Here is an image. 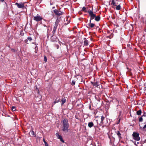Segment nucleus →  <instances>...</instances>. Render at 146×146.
Listing matches in <instances>:
<instances>
[{"label":"nucleus","instance_id":"c85d7f7f","mask_svg":"<svg viewBox=\"0 0 146 146\" xmlns=\"http://www.w3.org/2000/svg\"><path fill=\"white\" fill-rule=\"evenodd\" d=\"M95 98L98 101V102H100L101 100V99L99 98L98 97H95Z\"/></svg>","mask_w":146,"mask_h":146},{"label":"nucleus","instance_id":"c756f323","mask_svg":"<svg viewBox=\"0 0 146 146\" xmlns=\"http://www.w3.org/2000/svg\"><path fill=\"white\" fill-rule=\"evenodd\" d=\"M76 81L74 80H73L71 83V85L72 86L74 85L75 84Z\"/></svg>","mask_w":146,"mask_h":146},{"label":"nucleus","instance_id":"b1692460","mask_svg":"<svg viewBox=\"0 0 146 146\" xmlns=\"http://www.w3.org/2000/svg\"><path fill=\"white\" fill-rule=\"evenodd\" d=\"M35 53H37V52L38 51V47L37 46L35 45Z\"/></svg>","mask_w":146,"mask_h":146},{"label":"nucleus","instance_id":"9b49d317","mask_svg":"<svg viewBox=\"0 0 146 146\" xmlns=\"http://www.w3.org/2000/svg\"><path fill=\"white\" fill-rule=\"evenodd\" d=\"M57 137L58 138L60 139V141L62 142H64V141L62 139V136L59 135L58 133H56V134Z\"/></svg>","mask_w":146,"mask_h":146},{"label":"nucleus","instance_id":"72a5a7b5","mask_svg":"<svg viewBox=\"0 0 146 146\" xmlns=\"http://www.w3.org/2000/svg\"><path fill=\"white\" fill-rule=\"evenodd\" d=\"M11 109H12V110L13 111H15L16 110L15 107L13 106H12V107Z\"/></svg>","mask_w":146,"mask_h":146},{"label":"nucleus","instance_id":"c03bdc74","mask_svg":"<svg viewBox=\"0 0 146 146\" xmlns=\"http://www.w3.org/2000/svg\"><path fill=\"white\" fill-rule=\"evenodd\" d=\"M137 144H138V143H139V142H137Z\"/></svg>","mask_w":146,"mask_h":146},{"label":"nucleus","instance_id":"37998d69","mask_svg":"<svg viewBox=\"0 0 146 146\" xmlns=\"http://www.w3.org/2000/svg\"><path fill=\"white\" fill-rule=\"evenodd\" d=\"M145 142L146 143V139H145Z\"/></svg>","mask_w":146,"mask_h":146},{"label":"nucleus","instance_id":"bb28decb","mask_svg":"<svg viewBox=\"0 0 146 146\" xmlns=\"http://www.w3.org/2000/svg\"><path fill=\"white\" fill-rule=\"evenodd\" d=\"M143 116H142V115L140 117L139 119V122H142L143 121V119L142 117Z\"/></svg>","mask_w":146,"mask_h":146},{"label":"nucleus","instance_id":"5701e85b","mask_svg":"<svg viewBox=\"0 0 146 146\" xmlns=\"http://www.w3.org/2000/svg\"><path fill=\"white\" fill-rule=\"evenodd\" d=\"M142 113V111L141 110L137 111L136 112L137 114L138 115H141Z\"/></svg>","mask_w":146,"mask_h":146},{"label":"nucleus","instance_id":"20e7f679","mask_svg":"<svg viewBox=\"0 0 146 146\" xmlns=\"http://www.w3.org/2000/svg\"><path fill=\"white\" fill-rule=\"evenodd\" d=\"M94 16L93 15H90V23L88 24V26L91 28H93L96 26L94 24L91 23V20L93 19Z\"/></svg>","mask_w":146,"mask_h":146},{"label":"nucleus","instance_id":"f257e3e1","mask_svg":"<svg viewBox=\"0 0 146 146\" xmlns=\"http://www.w3.org/2000/svg\"><path fill=\"white\" fill-rule=\"evenodd\" d=\"M63 127L62 130L65 133L67 132L68 130L69 124L68 120L66 118H65L62 121Z\"/></svg>","mask_w":146,"mask_h":146},{"label":"nucleus","instance_id":"a878e982","mask_svg":"<svg viewBox=\"0 0 146 146\" xmlns=\"http://www.w3.org/2000/svg\"><path fill=\"white\" fill-rule=\"evenodd\" d=\"M105 119V117L103 116H102L101 117V123H103V120Z\"/></svg>","mask_w":146,"mask_h":146},{"label":"nucleus","instance_id":"ea45409f","mask_svg":"<svg viewBox=\"0 0 146 146\" xmlns=\"http://www.w3.org/2000/svg\"><path fill=\"white\" fill-rule=\"evenodd\" d=\"M4 1V0H0V1L1 2H3Z\"/></svg>","mask_w":146,"mask_h":146},{"label":"nucleus","instance_id":"f704fd0d","mask_svg":"<svg viewBox=\"0 0 146 146\" xmlns=\"http://www.w3.org/2000/svg\"><path fill=\"white\" fill-rule=\"evenodd\" d=\"M142 116L146 117V112H145L144 111L143 112V114L142 115Z\"/></svg>","mask_w":146,"mask_h":146},{"label":"nucleus","instance_id":"cd10ccee","mask_svg":"<svg viewBox=\"0 0 146 146\" xmlns=\"http://www.w3.org/2000/svg\"><path fill=\"white\" fill-rule=\"evenodd\" d=\"M43 141L45 145V146H49L48 144L47 143V142L45 141L44 139H43Z\"/></svg>","mask_w":146,"mask_h":146},{"label":"nucleus","instance_id":"6ab92c4d","mask_svg":"<svg viewBox=\"0 0 146 146\" xmlns=\"http://www.w3.org/2000/svg\"><path fill=\"white\" fill-rule=\"evenodd\" d=\"M116 7L114 8L115 9L117 10H119L121 9V6L120 4H119L117 5H116Z\"/></svg>","mask_w":146,"mask_h":146},{"label":"nucleus","instance_id":"7ed1b4c3","mask_svg":"<svg viewBox=\"0 0 146 146\" xmlns=\"http://www.w3.org/2000/svg\"><path fill=\"white\" fill-rule=\"evenodd\" d=\"M132 136L133 139L135 140L139 141L140 139V138L139 137V134L138 133L133 132Z\"/></svg>","mask_w":146,"mask_h":146},{"label":"nucleus","instance_id":"4468645a","mask_svg":"<svg viewBox=\"0 0 146 146\" xmlns=\"http://www.w3.org/2000/svg\"><path fill=\"white\" fill-rule=\"evenodd\" d=\"M66 99L65 97L62 98L61 100V101L62 102L61 104L62 106L66 102Z\"/></svg>","mask_w":146,"mask_h":146},{"label":"nucleus","instance_id":"9d476101","mask_svg":"<svg viewBox=\"0 0 146 146\" xmlns=\"http://www.w3.org/2000/svg\"><path fill=\"white\" fill-rule=\"evenodd\" d=\"M60 42L59 41L56 42V43L54 44V46L56 47V48L58 49L60 47V45H61Z\"/></svg>","mask_w":146,"mask_h":146},{"label":"nucleus","instance_id":"a19ab883","mask_svg":"<svg viewBox=\"0 0 146 146\" xmlns=\"http://www.w3.org/2000/svg\"><path fill=\"white\" fill-rule=\"evenodd\" d=\"M68 24V23H67L66 24V23H65V24H66V25H67V24Z\"/></svg>","mask_w":146,"mask_h":146},{"label":"nucleus","instance_id":"e433bc0d","mask_svg":"<svg viewBox=\"0 0 146 146\" xmlns=\"http://www.w3.org/2000/svg\"><path fill=\"white\" fill-rule=\"evenodd\" d=\"M127 46L128 47H129L130 48H131V45L130 44H128Z\"/></svg>","mask_w":146,"mask_h":146},{"label":"nucleus","instance_id":"f8f14e48","mask_svg":"<svg viewBox=\"0 0 146 146\" xmlns=\"http://www.w3.org/2000/svg\"><path fill=\"white\" fill-rule=\"evenodd\" d=\"M117 0H112L111 3V5H112L113 6H116V4H118V3H117Z\"/></svg>","mask_w":146,"mask_h":146},{"label":"nucleus","instance_id":"c9c22d12","mask_svg":"<svg viewBox=\"0 0 146 146\" xmlns=\"http://www.w3.org/2000/svg\"><path fill=\"white\" fill-rule=\"evenodd\" d=\"M11 50L13 52H15L16 51V50H15L14 49H11Z\"/></svg>","mask_w":146,"mask_h":146},{"label":"nucleus","instance_id":"7c9ffc66","mask_svg":"<svg viewBox=\"0 0 146 146\" xmlns=\"http://www.w3.org/2000/svg\"><path fill=\"white\" fill-rule=\"evenodd\" d=\"M86 8L85 7H84L82 8V11L84 12H86Z\"/></svg>","mask_w":146,"mask_h":146},{"label":"nucleus","instance_id":"ddd939ff","mask_svg":"<svg viewBox=\"0 0 146 146\" xmlns=\"http://www.w3.org/2000/svg\"><path fill=\"white\" fill-rule=\"evenodd\" d=\"M84 46L88 45L89 44L88 41L86 39V38H84Z\"/></svg>","mask_w":146,"mask_h":146},{"label":"nucleus","instance_id":"473e14b6","mask_svg":"<svg viewBox=\"0 0 146 146\" xmlns=\"http://www.w3.org/2000/svg\"><path fill=\"white\" fill-rule=\"evenodd\" d=\"M44 61H45V62H46L47 60V58L45 55H44Z\"/></svg>","mask_w":146,"mask_h":146},{"label":"nucleus","instance_id":"423d86ee","mask_svg":"<svg viewBox=\"0 0 146 146\" xmlns=\"http://www.w3.org/2000/svg\"><path fill=\"white\" fill-rule=\"evenodd\" d=\"M51 40L53 42H57L59 41L58 38L54 35H52L51 37Z\"/></svg>","mask_w":146,"mask_h":146},{"label":"nucleus","instance_id":"412c9836","mask_svg":"<svg viewBox=\"0 0 146 146\" xmlns=\"http://www.w3.org/2000/svg\"><path fill=\"white\" fill-rule=\"evenodd\" d=\"M29 133L30 134L33 136L34 137H35L36 136V133H35L34 132L33 130L31 131Z\"/></svg>","mask_w":146,"mask_h":146},{"label":"nucleus","instance_id":"6e6552de","mask_svg":"<svg viewBox=\"0 0 146 146\" xmlns=\"http://www.w3.org/2000/svg\"><path fill=\"white\" fill-rule=\"evenodd\" d=\"M54 12L55 15H57L60 16L63 14V13L61 11H58L57 9H55L54 10Z\"/></svg>","mask_w":146,"mask_h":146},{"label":"nucleus","instance_id":"58836bf2","mask_svg":"<svg viewBox=\"0 0 146 146\" xmlns=\"http://www.w3.org/2000/svg\"><path fill=\"white\" fill-rule=\"evenodd\" d=\"M24 42L25 43H27L28 42V40L27 39H26L25 40Z\"/></svg>","mask_w":146,"mask_h":146},{"label":"nucleus","instance_id":"39448f33","mask_svg":"<svg viewBox=\"0 0 146 146\" xmlns=\"http://www.w3.org/2000/svg\"><path fill=\"white\" fill-rule=\"evenodd\" d=\"M42 18L39 15L37 14L34 17L33 20L39 22L42 20Z\"/></svg>","mask_w":146,"mask_h":146},{"label":"nucleus","instance_id":"f3484780","mask_svg":"<svg viewBox=\"0 0 146 146\" xmlns=\"http://www.w3.org/2000/svg\"><path fill=\"white\" fill-rule=\"evenodd\" d=\"M139 126L140 127V128L143 130H146V129L145 128H146V123L144 125V126H143L142 125V124L141 125H139Z\"/></svg>","mask_w":146,"mask_h":146},{"label":"nucleus","instance_id":"4be33fe9","mask_svg":"<svg viewBox=\"0 0 146 146\" xmlns=\"http://www.w3.org/2000/svg\"><path fill=\"white\" fill-rule=\"evenodd\" d=\"M60 100L59 98H57L55 100V101L53 103L55 104L56 103L60 101Z\"/></svg>","mask_w":146,"mask_h":146},{"label":"nucleus","instance_id":"393cba45","mask_svg":"<svg viewBox=\"0 0 146 146\" xmlns=\"http://www.w3.org/2000/svg\"><path fill=\"white\" fill-rule=\"evenodd\" d=\"M60 22V20L58 19V18H57L56 20V22H55V25H56L57 26H58V23Z\"/></svg>","mask_w":146,"mask_h":146},{"label":"nucleus","instance_id":"79ce46f5","mask_svg":"<svg viewBox=\"0 0 146 146\" xmlns=\"http://www.w3.org/2000/svg\"><path fill=\"white\" fill-rule=\"evenodd\" d=\"M90 40H92V38H90Z\"/></svg>","mask_w":146,"mask_h":146},{"label":"nucleus","instance_id":"4c0bfd02","mask_svg":"<svg viewBox=\"0 0 146 146\" xmlns=\"http://www.w3.org/2000/svg\"><path fill=\"white\" fill-rule=\"evenodd\" d=\"M89 108L90 110H91V105H90L89 106Z\"/></svg>","mask_w":146,"mask_h":146},{"label":"nucleus","instance_id":"2eb2a0df","mask_svg":"<svg viewBox=\"0 0 146 146\" xmlns=\"http://www.w3.org/2000/svg\"><path fill=\"white\" fill-rule=\"evenodd\" d=\"M116 134L118 136V137L119 139V140L121 139L122 138V137H121V134L120 133L119 131H117L116 132Z\"/></svg>","mask_w":146,"mask_h":146},{"label":"nucleus","instance_id":"aec40b11","mask_svg":"<svg viewBox=\"0 0 146 146\" xmlns=\"http://www.w3.org/2000/svg\"><path fill=\"white\" fill-rule=\"evenodd\" d=\"M94 125L93 123L92 122H89L88 123V126L90 128L92 127Z\"/></svg>","mask_w":146,"mask_h":146},{"label":"nucleus","instance_id":"dca6fc26","mask_svg":"<svg viewBox=\"0 0 146 146\" xmlns=\"http://www.w3.org/2000/svg\"><path fill=\"white\" fill-rule=\"evenodd\" d=\"M57 26L56 25H55V26H54L53 28V30L52 31V34H53V35H54V33L55 32L56 29H57Z\"/></svg>","mask_w":146,"mask_h":146},{"label":"nucleus","instance_id":"0eeeda50","mask_svg":"<svg viewBox=\"0 0 146 146\" xmlns=\"http://www.w3.org/2000/svg\"><path fill=\"white\" fill-rule=\"evenodd\" d=\"M15 5H16L19 8H23L24 6V3H15Z\"/></svg>","mask_w":146,"mask_h":146},{"label":"nucleus","instance_id":"a211bd4d","mask_svg":"<svg viewBox=\"0 0 146 146\" xmlns=\"http://www.w3.org/2000/svg\"><path fill=\"white\" fill-rule=\"evenodd\" d=\"M110 103L108 102L106 103L105 105V108L106 109H108L110 106Z\"/></svg>","mask_w":146,"mask_h":146},{"label":"nucleus","instance_id":"f03ea898","mask_svg":"<svg viewBox=\"0 0 146 146\" xmlns=\"http://www.w3.org/2000/svg\"><path fill=\"white\" fill-rule=\"evenodd\" d=\"M88 13L90 17V15L92 14L94 16V18H93V19L95 18V19L96 21H98L100 20V17L99 16H96V15L92 11L89 10L88 11Z\"/></svg>","mask_w":146,"mask_h":146},{"label":"nucleus","instance_id":"2f4dec72","mask_svg":"<svg viewBox=\"0 0 146 146\" xmlns=\"http://www.w3.org/2000/svg\"><path fill=\"white\" fill-rule=\"evenodd\" d=\"M27 39L28 40H29V41H31V40H32V39L31 38V37H30V36H28V37H27Z\"/></svg>","mask_w":146,"mask_h":146},{"label":"nucleus","instance_id":"1a4fd4ad","mask_svg":"<svg viewBox=\"0 0 146 146\" xmlns=\"http://www.w3.org/2000/svg\"><path fill=\"white\" fill-rule=\"evenodd\" d=\"M92 84L93 85V86L95 87H97L100 85L99 82H91Z\"/></svg>","mask_w":146,"mask_h":146}]
</instances>
